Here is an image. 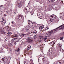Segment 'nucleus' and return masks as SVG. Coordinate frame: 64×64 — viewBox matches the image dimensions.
<instances>
[{
    "label": "nucleus",
    "mask_w": 64,
    "mask_h": 64,
    "mask_svg": "<svg viewBox=\"0 0 64 64\" xmlns=\"http://www.w3.org/2000/svg\"><path fill=\"white\" fill-rule=\"evenodd\" d=\"M13 37H18L19 36L17 34H15L13 35Z\"/></svg>",
    "instance_id": "nucleus-21"
},
{
    "label": "nucleus",
    "mask_w": 64,
    "mask_h": 64,
    "mask_svg": "<svg viewBox=\"0 0 64 64\" xmlns=\"http://www.w3.org/2000/svg\"><path fill=\"white\" fill-rule=\"evenodd\" d=\"M59 45L60 46H61L60 45V44H59Z\"/></svg>",
    "instance_id": "nucleus-60"
},
{
    "label": "nucleus",
    "mask_w": 64,
    "mask_h": 64,
    "mask_svg": "<svg viewBox=\"0 0 64 64\" xmlns=\"http://www.w3.org/2000/svg\"><path fill=\"white\" fill-rule=\"evenodd\" d=\"M9 63H10V60L8 61V64H9Z\"/></svg>",
    "instance_id": "nucleus-54"
},
{
    "label": "nucleus",
    "mask_w": 64,
    "mask_h": 64,
    "mask_svg": "<svg viewBox=\"0 0 64 64\" xmlns=\"http://www.w3.org/2000/svg\"><path fill=\"white\" fill-rule=\"evenodd\" d=\"M2 50H3L2 48H0V53H2V52H3Z\"/></svg>",
    "instance_id": "nucleus-26"
},
{
    "label": "nucleus",
    "mask_w": 64,
    "mask_h": 64,
    "mask_svg": "<svg viewBox=\"0 0 64 64\" xmlns=\"http://www.w3.org/2000/svg\"><path fill=\"white\" fill-rule=\"evenodd\" d=\"M58 28H59V29H63V28H64V24L62 26H60Z\"/></svg>",
    "instance_id": "nucleus-9"
},
{
    "label": "nucleus",
    "mask_w": 64,
    "mask_h": 64,
    "mask_svg": "<svg viewBox=\"0 0 64 64\" xmlns=\"http://www.w3.org/2000/svg\"><path fill=\"white\" fill-rule=\"evenodd\" d=\"M56 64H64V63H62V62H58L56 63Z\"/></svg>",
    "instance_id": "nucleus-24"
},
{
    "label": "nucleus",
    "mask_w": 64,
    "mask_h": 64,
    "mask_svg": "<svg viewBox=\"0 0 64 64\" xmlns=\"http://www.w3.org/2000/svg\"><path fill=\"white\" fill-rule=\"evenodd\" d=\"M63 20H64V19H62Z\"/></svg>",
    "instance_id": "nucleus-61"
},
{
    "label": "nucleus",
    "mask_w": 64,
    "mask_h": 64,
    "mask_svg": "<svg viewBox=\"0 0 64 64\" xmlns=\"http://www.w3.org/2000/svg\"><path fill=\"white\" fill-rule=\"evenodd\" d=\"M47 36H46L44 38V41H46L47 40Z\"/></svg>",
    "instance_id": "nucleus-25"
},
{
    "label": "nucleus",
    "mask_w": 64,
    "mask_h": 64,
    "mask_svg": "<svg viewBox=\"0 0 64 64\" xmlns=\"http://www.w3.org/2000/svg\"><path fill=\"white\" fill-rule=\"evenodd\" d=\"M15 39L16 42H18L20 40V38H15Z\"/></svg>",
    "instance_id": "nucleus-10"
},
{
    "label": "nucleus",
    "mask_w": 64,
    "mask_h": 64,
    "mask_svg": "<svg viewBox=\"0 0 64 64\" xmlns=\"http://www.w3.org/2000/svg\"><path fill=\"white\" fill-rule=\"evenodd\" d=\"M46 21L48 23H49V22H48V20H46Z\"/></svg>",
    "instance_id": "nucleus-56"
},
{
    "label": "nucleus",
    "mask_w": 64,
    "mask_h": 64,
    "mask_svg": "<svg viewBox=\"0 0 64 64\" xmlns=\"http://www.w3.org/2000/svg\"><path fill=\"white\" fill-rule=\"evenodd\" d=\"M48 41H50V40H48Z\"/></svg>",
    "instance_id": "nucleus-59"
},
{
    "label": "nucleus",
    "mask_w": 64,
    "mask_h": 64,
    "mask_svg": "<svg viewBox=\"0 0 64 64\" xmlns=\"http://www.w3.org/2000/svg\"><path fill=\"white\" fill-rule=\"evenodd\" d=\"M15 38H14L12 40V42H15Z\"/></svg>",
    "instance_id": "nucleus-29"
},
{
    "label": "nucleus",
    "mask_w": 64,
    "mask_h": 64,
    "mask_svg": "<svg viewBox=\"0 0 64 64\" xmlns=\"http://www.w3.org/2000/svg\"><path fill=\"white\" fill-rule=\"evenodd\" d=\"M11 3V2H10L8 1V5H10Z\"/></svg>",
    "instance_id": "nucleus-27"
},
{
    "label": "nucleus",
    "mask_w": 64,
    "mask_h": 64,
    "mask_svg": "<svg viewBox=\"0 0 64 64\" xmlns=\"http://www.w3.org/2000/svg\"><path fill=\"white\" fill-rule=\"evenodd\" d=\"M20 50V49L19 48H18L17 49H16V51H17V52H18V51H19V50Z\"/></svg>",
    "instance_id": "nucleus-33"
},
{
    "label": "nucleus",
    "mask_w": 64,
    "mask_h": 64,
    "mask_svg": "<svg viewBox=\"0 0 64 64\" xmlns=\"http://www.w3.org/2000/svg\"><path fill=\"white\" fill-rule=\"evenodd\" d=\"M44 26H40L39 28L40 30H42V29L44 28Z\"/></svg>",
    "instance_id": "nucleus-18"
},
{
    "label": "nucleus",
    "mask_w": 64,
    "mask_h": 64,
    "mask_svg": "<svg viewBox=\"0 0 64 64\" xmlns=\"http://www.w3.org/2000/svg\"><path fill=\"white\" fill-rule=\"evenodd\" d=\"M2 21L3 23H4V24L6 23V20H5V19H2Z\"/></svg>",
    "instance_id": "nucleus-20"
},
{
    "label": "nucleus",
    "mask_w": 64,
    "mask_h": 64,
    "mask_svg": "<svg viewBox=\"0 0 64 64\" xmlns=\"http://www.w3.org/2000/svg\"><path fill=\"white\" fill-rule=\"evenodd\" d=\"M58 28H57L56 29H54V30H52L51 31L49 32L46 34V35H47L48 37H50V35H51L52 33H55L56 32L57 30H56L57 29H58Z\"/></svg>",
    "instance_id": "nucleus-1"
},
{
    "label": "nucleus",
    "mask_w": 64,
    "mask_h": 64,
    "mask_svg": "<svg viewBox=\"0 0 64 64\" xmlns=\"http://www.w3.org/2000/svg\"><path fill=\"white\" fill-rule=\"evenodd\" d=\"M56 16L54 14H52V16H50L52 18V20H54V19H55L56 18Z\"/></svg>",
    "instance_id": "nucleus-8"
},
{
    "label": "nucleus",
    "mask_w": 64,
    "mask_h": 64,
    "mask_svg": "<svg viewBox=\"0 0 64 64\" xmlns=\"http://www.w3.org/2000/svg\"><path fill=\"white\" fill-rule=\"evenodd\" d=\"M27 30H28V29Z\"/></svg>",
    "instance_id": "nucleus-62"
},
{
    "label": "nucleus",
    "mask_w": 64,
    "mask_h": 64,
    "mask_svg": "<svg viewBox=\"0 0 64 64\" xmlns=\"http://www.w3.org/2000/svg\"><path fill=\"white\" fill-rule=\"evenodd\" d=\"M28 54H30V52H28Z\"/></svg>",
    "instance_id": "nucleus-55"
},
{
    "label": "nucleus",
    "mask_w": 64,
    "mask_h": 64,
    "mask_svg": "<svg viewBox=\"0 0 64 64\" xmlns=\"http://www.w3.org/2000/svg\"><path fill=\"white\" fill-rule=\"evenodd\" d=\"M6 29H8V26H6Z\"/></svg>",
    "instance_id": "nucleus-47"
},
{
    "label": "nucleus",
    "mask_w": 64,
    "mask_h": 64,
    "mask_svg": "<svg viewBox=\"0 0 64 64\" xmlns=\"http://www.w3.org/2000/svg\"><path fill=\"white\" fill-rule=\"evenodd\" d=\"M8 59H5L4 58H2V60L3 62H7V60Z\"/></svg>",
    "instance_id": "nucleus-11"
},
{
    "label": "nucleus",
    "mask_w": 64,
    "mask_h": 64,
    "mask_svg": "<svg viewBox=\"0 0 64 64\" xmlns=\"http://www.w3.org/2000/svg\"><path fill=\"white\" fill-rule=\"evenodd\" d=\"M49 28V27H47L46 28H45V30H48V29Z\"/></svg>",
    "instance_id": "nucleus-32"
},
{
    "label": "nucleus",
    "mask_w": 64,
    "mask_h": 64,
    "mask_svg": "<svg viewBox=\"0 0 64 64\" xmlns=\"http://www.w3.org/2000/svg\"><path fill=\"white\" fill-rule=\"evenodd\" d=\"M3 47H4V48H6V49H7V48H8V47H7V46L5 44L3 46Z\"/></svg>",
    "instance_id": "nucleus-28"
},
{
    "label": "nucleus",
    "mask_w": 64,
    "mask_h": 64,
    "mask_svg": "<svg viewBox=\"0 0 64 64\" xmlns=\"http://www.w3.org/2000/svg\"><path fill=\"white\" fill-rule=\"evenodd\" d=\"M4 58L5 59H7V58L6 57H5V58Z\"/></svg>",
    "instance_id": "nucleus-46"
},
{
    "label": "nucleus",
    "mask_w": 64,
    "mask_h": 64,
    "mask_svg": "<svg viewBox=\"0 0 64 64\" xmlns=\"http://www.w3.org/2000/svg\"><path fill=\"white\" fill-rule=\"evenodd\" d=\"M7 40H8V39H7V38H6L5 39V41H7Z\"/></svg>",
    "instance_id": "nucleus-50"
},
{
    "label": "nucleus",
    "mask_w": 64,
    "mask_h": 64,
    "mask_svg": "<svg viewBox=\"0 0 64 64\" xmlns=\"http://www.w3.org/2000/svg\"><path fill=\"white\" fill-rule=\"evenodd\" d=\"M34 34H36V33H37V31L36 30H34Z\"/></svg>",
    "instance_id": "nucleus-38"
},
{
    "label": "nucleus",
    "mask_w": 64,
    "mask_h": 64,
    "mask_svg": "<svg viewBox=\"0 0 64 64\" xmlns=\"http://www.w3.org/2000/svg\"><path fill=\"white\" fill-rule=\"evenodd\" d=\"M16 10H13V12L14 13V14H16Z\"/></svg>",
    "instance_id": "nucleus-37"
},
{
    "label": "nucleus",
    "mask_w": 64,
    "mask_h": 64,
    "mask_svg": "<svg viewBox=\"0 0 64 64\" xmlns=\"http://www.w3.org/2000/svg\"><path fill=\"white\" fill-rule=\"evenodd\" d=\"M0 33L2 34H5V32L4 31V30H2L1 31H0Z\"/></svg>",
    "instance_id": "nucleus-22"
},
{
    "label": "nucleus",
    "mask_w": 64,
    "mask_h": 64,
    "mask_svg": "<svg viewBox=\"0 0 64 64\" xmlns=\"http://www.w3.org/2000/svg\"><path fill=\"white\" fill-rule=\"evenodd\" d=\"M24 64H29V62L26 61L24 63Z\"/></svg>",
    "instance_id": "nucleus-23"
},
{
    "label": "nucleus",
    "mask_w": 64,
    "mask_h": 64,
    "mask_svg": "<svg viewBox=\"0 0 64 64\" xmlns=\"http://www.w3.org/2000/svg\"><path fill=\"white\" fill-rule=\"evenodd\" d=\"M37 36H34V38L36 39L37 38Z\"/></svg>",
    "instance_id": "nucleus-35"
},
{
    "label": "nucleus",
    "mask_w": 64,
    "mask_h": 64,
    "mask_svg": "<svg viewBox=\"0 0 64 64\" xmlns=\"http://www.w3.org/2000/svg\"><path fill=\"white\" fill-rule=\"evenodd\" d=\"M31 34V33L30 32H28L26 34V35H29V34Z\"/></svg>",
    "instance_id": "nucleus-39"
},
{
    "label": "nucleus",
    "mask_w": 64,
    "mask_h": 64,
    "mask_svg": "<svg viewBox=\"0 0 64 64\" xmlns=\"http://www.w3.org/2000/svg\"><path fill=\"white\" fill-rule=\"evenodd\" d=\"M62 15V13L61 12L60 13V15Z\"/></svg>",
    "instance_id": "nucleus-48"
},
{
    "label": "nucleus",
    "mask_w": 64,
    "mask_h": 64,
    "mask_svg": "<svg viewBox=\"0 0 64 64\" xmlns=\"http://www.w3.org/2000/svg\"><path fill=\"white\" fill-rule=\"evenodd\" d=\"M4 15L5 16H7L8 15V12L5 11L4 12Z\"/></svg>",
    "instance_id": "nucleus-13"
},
{
    "label": "nucleus",
    "mask_w": 64,
    "mask_h": 64,
    "mask_svg": "<svg viewBox=\"0 0 64 64\" xmlns=\"http://www.w3.org/2000/svg\"><path fill=\"white\" fill-rule=\"evenodd\" d=\"M30 13L31 14V15H33L34 13V12L33 11H32L30 12Z\"/></svg>",
    "instance_id": "nucleus-34"
},
{
    "label": "nucleus",
    "mask_w": 64,
    "mask_h": 64,
    "mask_svg": "<svg viewBox=\"0 0 64 64\" xmlns=\"http://www.w3.org/2000/svg\"><path fill=\"white\" fill-rule=\"evenodd\" d=\"M48 1L50 2H53V1H55V0H48Z\"/></svg>",
    "instance_id": "nucleus-31"
},
{
    "label": "nucleus",
    "mask_w": 64,
    "mask_h": 64,
    "mask_svg": "<svg viewBox=\"0 0 64 64\" xmlns=\"http://www.w3.org/2000/svg\"><path fill=\"white\" fill-rule=\"evenodd\" d=\"M60 45H61V46H62L61 44H60Z\"/></svg>",
    "instance_id": "nucleus-64"
},
{
    "label": "nucleus",
    "mask_w": 64,
    "mask_h": 64,
    "mask_svg": "<svg viewBox=\"0 0 64 64\" xmlns=\"http://www.w3.org/2000/svg\"><path fill=\"white\" fill-rule=\"evenodd\" d=\"M12 34V33L9 32L7 34V35L8 36V37H9Z\"/></svg>",
    "instance_id": "nucleus-14"
},
{
    "label": "nucleus",
    "mask_w": 64,
    "mask_h": 64,
    "mask_svg": "<svg viewBox=\"0 0 64 64\" xmlns=\"http://www.w3.org/2000/svg\"><path fill=\"white\" fill-rule=\"evenodd\" d=\"M52 8V7H50V8H48V9L49 11H50V10H51Z\"/></svg>",
    "instance_id": "nucleus-30"
},
{
    "label": "nucleus",
    "mask_w": 64,
    "mask_h": 64,
    "mask_svg": "<svg viewBox=\"0 0 64 64\" xmlns=\"http://www.w3.org/2000/svg\"><path fill=\"white\" fill-rule=\"evenodd\" d=\"M27 40L28 41V43L31 44L33 41V39H32V38L30 37L27 38Z\"/></svg>",
    "instance_id": "nucleus-5"
},
{
    "label": "nucleus",
    "mask_w": 64,
    "mask_h": 64,
    "mask_svg": "<svg viewBox=\"0 0 64 64\" xmlns=\"http://www.w3.org/2000/svg\"><path fill=\"white\" fill-rule=\"evenodd\" d=\"M1 24H2V25H3V23H1Z\"/></svg>",
    "instance_id": "nucleus-58"
},
{
    "label": "nucleus",
    "mask_w": 64,
    "mask_h": 64,
    "mask_svg": "<svg viewBox=\"0 0 64 64\" xmlns=\"http://www.w3.org/2000/svg\"><path fill=\"white\" fill-rule=\"evenodd\" d=\"M63 37H61L60 38V40H62V39H63Z\"/></svg>",
    "instance_id": "nucleus-40"
},
{
    "label": "nucleus",
    "mask_w": 64,
    "mask_h": 64,
    "mask_svg": "<svg viewBox=\"0 0 64 64\" xmlns=\"http://www.w3.org/2000/svg\"><path fill=\"white\" fill-rule=\"evenodd\" d=\"M23 16L22 15L20 14L18 15V19L20 20H22L23 19Z\"/></svg>",
    "instance_id": "nucleus-7"
},
{
    "label": "nucleus",
    "mask_w": 64,
    "mask_h": 64,
    "mask_svg": "<svg viewBox=\"0 0 64 64\" xmlns=\"http://www.w3.org/2000/svg\"><path fill=\"white\" fill-rule=\"evenodd\" d=\"M8 45L10 46H12V44H11L10 43H8Z\"/></svg>",
    "instance_id": "nucleus-36"
},
{
    "label": "nucleus",
    "mask_w": 64,
    "mask_h": 64,
    "mask_svg": "<svg viewBox=\"0 0 64 64\" xmlns=\"http://www.w3.org/2000/svg\"><path fill=\"white\" fill-rule=\"evenodd\" d=\"M49 21H50V22H52V20L51 19H49Z\"/></svg>",
    "instance_id": "nucleus-43"
},
{
    "label": "nucleus",
    "mask_w": 64,
    "mask_h": 64,
    "mask_svg": "<svg viewBox=\"0 0 64 64\" xmlns=\"http://www.w3.org/2000/svg\"><path fill=\"white\" fill-rule=\"evenodd\" d=\"M4 0L5 1H7V0Z\"/></svg>",
    "instance_id": "nucleus-57"
},
{
    "label": "nucleus",
    "mask_w": 64,
    "mask_h": 64,
    "mask_svg": "<svg viewBox=\"0 0 64 64\" xmlns=\"http://www.w3.org/2000/svg\"><path fill=\"white\" fill-rule=\"evenodd\" d=\"M14 45H16V42H14Z\"/></svg>",
    "instance_id": "nucleus-44"
},
{
    "label": "nucleus",
    "mask_w": 64,
    "mask_h": 64,
    "mask_svg": "<svg viewBox=\"0 0 64 64\" xmlns=\"http://www.w3.org/2000/svg\"><path fill=\"white\" fill-rule=\"evenodd\" d=\"M61 2H62V3H63V1L62 0L61 1Z\"/></svg>",
    "instance_id": "nucleus-53"
},
{
    "label": "nucleus",
    "mask_w": 64,
    "mask_h": 64,
    "mask_svg": "<svg viewBox=\"0 0 64 64\" xmlns=\"http://www.w3.org/2000/svg\"><path fill=\"white\" fill-rule=\"evenodd\" d=\"M32 33H33V34H35L34 31V32H32Z\"/></svg>",
    "instance_id": "nucleus-49"
},
{
    "label": "nucleus",
    "mask_w": 64,
    "mask_h": 64,
    "mask_svg": "<svg viewBox=\"0 0 64 64\" xmlns=\"http://www.w3.org/2000/svg\"><path fill=\"white\" fill-rule=\"evenodd\" d=\"M53 48H51L48 51V52H52L53 51Z\"/></svg>",
    "instance_id": "nucleus-17"
},
{
    "label": "nucleus",
    "mask_w": 64,
    "mask_h": 64,
    "mask_svg": "<svg viewBox=\"0 0 64 64\" xmlns=\"http://www.w3.org/2000/svg\"><path fill=\"white\" fill-rule=\"evenodd\" d=\"M49 57H50V59H52L53 58H54V57H56V54H52L51 56H50V54H48L47 55Z\"/></svg>",
    "instance_id": "nucleus-4"
},
{
    "label": "nucleus",
    "mask_w": 64,
    "mask_h": 64,
    "mask_svg": "<svg viewBox=\"0 0 64 64\" xmlns=\"http://www.w3.org/2000/svg\"><path fill=\"white\" fill-rule=\"evenodd\" d=\"M0 12H3V10H1Z\"/></svg>",
    "instance_id": "nucleus-45"
},
{
    "label": "nucleus",
    "mask_w": 64,
    "mask_h": 64,
    "mask_svg": "<svg viewBox=\"0 0 64 64\" xmlns=\"http://www.w3.org/2000/svg\"><path fill=\"white\" fill-rule=\"evenodd\" d=\"M45 42H46V41H45Z\"/></svg>",
    "instance_id": "nucleus-63"
},
{
    "label": "nucleus",
    "mask_w": 64,
    "mask_h": 64,
    "mask_svg": "<svg viewBox=\"0 0 64 64\" xmlns=\"http://www.w3.org/2000/svg\"><path fill=\"white\" fill-rule=\"evenodd\" d=\"M35 22H31V23H30V24H32V25L33 24V23L34 24H35Z\"/></svg>",
    "instance_id": "nucleus-41"
},
{
    "label": "nucleus",
    "mask_w": 64,
    "mask_h": 64,
    "mask_svg": "<svg viewBox=\"0 0 64 64\" xmlns=\"http://www.w3.org/2000/svg\"><path fill=\"white\" fill-rule=\"evenodd\" d=\"M60 19H62V16H60Z\"/></svg>",
    "instance_id": "nucleus-52"
},
{
    "label": "nucleus",
    "mask_w": 64,
    "mask_h": 64,
    "mask_svg": "<svg viewBox=\"0 0 64 64\" xmlns=\"http://www.w3.org/2000/svg\"><path fill=\"white\" fill-rule=\"evenodd\" d=\"M11 23L12 24H14L13 26H12V27H11V26H10V28H12L13 27H16L18 26H19V27L21 26V25L19 24V23L17 22L16 23H14V21L12 22Z\"/></svg>",
    "instance_id": "nucleus-2"
},
{
    "label": "nucleus",
    "mask_w": 64,
    "mask_h": 64,
    "mask_svg": "<svg viewBox=\"0 0 64 64\" xmlns=\"http://www.w3.org/2000/svg\"><path fill=\"white\" fill-rule=\"evenodd\" d=\"M55 10H58V7H56V8Z\"/></svg>",
    "instance_id": "nucleus-42"
},
{
    "label": "nucleus",
    "mask_w": 64,
    "mask_h": 64,
    "mask_svg": "<svg viewBox=\"0 0 64 64\" xmlns=\"http://www.w3.org/2000/svg\"><path fill=\"white\" fill-rule=\"evenodd\" d=\"M39 39H40V41H42L43 40L44 38L43 37V36H39Z\"/></svg>",
    "instance_id": "nucleus-16"
},
{
    "label": "nucleus",
    "mask_w": 64,
    "mask_h": 64,
    "mask_svg": "<svg viewBox=\"0 0 64 64\" xmlns=\"http://www.w3.org/2000/svg\"><path fill=\"white\" fill-rule=\"evenodd\" d=\"M55 43V42L53 41L50 42V44L51 45H54Z\"/></svg>",
    "instance_id": "nucleus-15"
},
{
    "label": "nucleus",
    "mask_w": 64,
    "mask_h": 64,
    "mask_svg": "<svg viewBox=\"0 0 64 64\" xmlns=\"http://www.w3.org/2000/svg\"><path fill=\"white\" fill-rule=\"evenodd\" d=\"M31 46H30V45L28 46L27 47V50H28H28H29Z\"/></svg>",
    "instance_id": "nucleus-19"
},
{
    "label": "nucleus",
    "mask_w": 64,
    "mask_h": 64,
    "mask_svg": "<svg viewBox=\"0 0 64 64\" xmlns=\"http://www.w3.org/2000/svg\"><path fill=\"white\" fill-rule=\"evenodd\" d=\"M20 37L22 38V37H25L26 36V35L25 34H22L20 35Z\"/></svg>",
    "instance_id": "nucleus-12"
},
{
    "label": "nucleus",
    "mask_w": 64,
    "mask_h": 64,
    "mask_svg": "<svg viewBox=\"0 0 64 64\" xmlns=\"http://www.w3.org/2000/svg\"><path fill=\"white\" fill-rule=\"evenodd\" d=\"M29 7L27 6L24 9V12L26 13H28L29 11Z\"/></svg>",
    "instance_id": "nucleus-6"
},
{
    "label": "nucleus",
    "mask_w": 64,
    "mask_h": 64,
    "mask_svg": "<svg viewBox=\"0 0 64 64\" xmlns=\"http://www.w3.org/2000/svg\"><path fill=\"white\" fill-rule=\"evenodd\" d=\"M16 3H17V4L18 5V7L19 8H21L24 4V2L23 1H22V2H21L20 4L19 3V2L17 1V2H16Z\"/></svg>",
    "instance_id": "nucleus-3"
},
{
    "label": "nucleus",
    "mask_w": 64,
    "mask_h": 64,
    "mask_svg": "<svg viewBox=\"0 0 64 64\" xmlns=\"http://www.w3.org/2000/svg\"><path fill=\"white\" fill-rule=\"evenodd\" d=\"M42 60H44V58H42Z\"/></svg>",
    "instance_id": "nucleus-51"
}]
</instances>
